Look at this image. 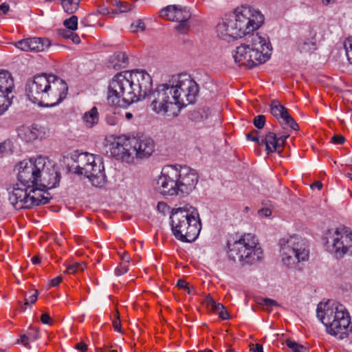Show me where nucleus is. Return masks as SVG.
<instances>
[{
	"label": "nucleus",
	"instance_id": "obj_1",
	"mask_svg": "<svg viewBox=\"0 0 352 352\" xmlns=\"http://www.w3.org/2000/svg\"><path fill=\"white\" fill-rule=\"evenodd\" d=\"M152 85L151 76L144 71L118 73L109 81L107 96L108 102L112 105H120L122 100L124 104L129 105L147 97L155 113L177 116L178 107L168 81L159 85L154 90H152Z\"/></svg>",
	"mask_w": 352,
	"mask_h": 352
},
{
	"label": "nucleus",
	"instance_id": "obj_2",
	"mask_svg": "<svg viewBox=\"0 0 352 352\" xmlns=\"http://www.w3.org/2000/svg\"><path fill=\"white\" fill-rule=\"evenodd\" d=\"M25 91L28 100L32 103L41 107H52L66 98L68 87L60 77L43 73L29 79Z\"/></svg>",
	"mask_w": 352,
	"mask_h": 352
},
{
	"label": "nucleus",
	"instance_id": "obj_3",
	"mask_svg": "<svg viewBox=\"0 0 352 352\" xmlns=\"http://www.w3.org/2000/svg\"><path fill=\"white\" fill-rule=\"evenodd\" d=\"M197 173L188 166L167 165L162 168L160 175L153 182L155 189L163 195H188L197 184Z\"/></svg>",
	"mask_w": 352,
	"mask_h": 352
},
{
	"label": "nucleus",
	"instance_id": "obj_4",
	"mask_svg": "<svg viewBox=\"0 0 352 352\" xmlns=\"http://www.w3.org/2000/svg\"><path fill=\"white\" fill-rule=\"evenodd\" d=\"M264 21L260 11L248 6H241L234 10L232 18L223 19L217 27L218 36L224 41H231L250 35L258 29Z\"/></svg>",
	"mask_w": 352,
	"mask_h": 352
},
{
	"label": "nucleus",
	"instance_id": "obj_5",
	"mask_svg": "<svg viewBox=\"0 0 352 352\" xmlns=\"http://www.w3.org/2000/svg\"><path fill=\"white\" fill-rule=\"evenodd\" d=\"M17 187L23 186L29 189L32 186H43L53 188L59 184L60 174L54 168H45V160L39 157L36 159L24 160L18 165Z\"/></svg>",
	"mask_w": 352,
	"mask_h": 352
},
{
	"label": "nucleus",
	"instance_id": "obj_6",
	"mask_svg": "<svg viewBox=\"0 0 352 352\" xmlns=\"http://www.w3.org/2000/svg\"><path fill=\"white\" fill-rule=\"evenodd\" d=\"M171 230L175 238L183 242H192L199 236L201 224L198 210L189 204H180L172 209Z\"/></svg>",
	"mask_w": 352,
	"mask_h": 352
},
{
	"label": "nucleus",
	"instance_id": "obj_7",
	"mask_svg": "<svg viewBox=\"0 0 352 352\" xmlns=\"http://www.w3.org/2000/svg\"><path fill=\"white\" fill-rule=\"evenodd\" d=\"M317 317L325 325L328 333L343 339L351 331V318L345 307L335 301L319 303Z\"/></svg>",
	"mask_w": 352,
	"mask_h": 352
},
{
	"label": "nucleus",
	"instance_id": "obj_8",
	"mask_svg": "<svg viewBox=\"0 0 352 352\" xmlns=\"http://www.w3.org/2000/svg\"><path fill=\"white\" fill-rule=\"evenodd\" d=\"M262 254L257 238L250 233L244 234L233 243H228V258L238 261L243 265L254 263L261 258Z\"/></svg>",
	"mask_w": 352,
	"mask_h": 352
},
{
	"label": "nucleus",
	"instance_id": "obj_9",
	"mask_svg": "<svg viewBox=\"0 0 352 352\" xmlns=\"http://www.w3.org/2000/svg\"><path fill=\"white\" fill-rule=\"evenodd\" d=\"M280 254L282 261L287 267H296L308 260L309 249L307 241L301 236L294 234L281 238L279 240Z\"/></svg>",
	"mask_w": 352,
	"mask_h": 352
},
{
	"label": "nucleus",
	"instance_id": "obj_10",
	"mask_svg": "<svg viewBox=\"0 0 352 352\" xmlns=\"http://www.w3.org/2000/svg\"><path fill=\"white\" fill-rule=\"evenodd\" d=\"M168 85L171 87L173 98L178 111L189 104L195 102L199 92L197 83L188 74H180L173 76L168 80Z\"/></svg>",
	"mask_w": 352,
	"mask_h": 352
},
{
	"label": "nucleus",
	"instance_id": "obj_11",
	"mask_svg": "<svg viewBox=\"0 0 352 352\" xmlns=\"http://www.w3.org/2000/svg\"><path fill=\"white\" fill-rule=\"evenodd\" d=\"M45 189L48 188L32 186L29 189L22 187H14L9 194V201L17 210L31 208L38 205H44L49 202L50 199L44 195Z\"/></svg>",
	"mask_w": 352,
	"mask_h": 352
},
{
	"label": "nucleus",
	"instance_id": "obj_12",
	"mask_svg": "<svg viewBox=\"0 0 352 352\" xmlns=\"http://www.w3.org/2000/svg\"><path fill=\"white\" fill-rule=\"evenodd\" d=\"M76 172L89 179L93 186L98 187L104 183V166L98 155L84 153L78 155Z\"/></svg>",
	"mask_w": 352,
	"mask_h": 352
},
{
	"label": "nucleus",
	"instance_id": "obj_13",
	"mask_svg": "<svg viewBox=\"0 0 352 352\" xmlns=\"http://www.w3.org/2000/svg\"><path fill=\"white\" fill-rule=\"evenodd\" d=\"M328 251L336 258L352 254V232L345 226L328 230L324 234Z\"/></svg>",
	"mask_w": 352,
	"mask_h": 352
},
{
	"label": "nucleus",
	"instance_id": "obj_14",
	"mask_svg": "<svg viewBox=\"0 0 352 352\" xmlns=\"http://www.w3.org/2000/svg\"><path fill=\"white\" fill-rule=\"evenodd\" d=\"M248 42L251 45V58L253 67L266 62L270 56L272 50L268 38L258 33L248 35Z\"/></svg>",
	"mask_w": 352,
	"mask_h": 352
},
{
	"label": "nucleus",
	"instance_id": "obj_15",
	"mask_svg": "<svg viewBox=\"0 0 352 352\" xmlns=\"http://www.w3.org/2000/svg\"><path fill=\"white\" fill-rule=\"evenodd\" d=\"M160 16L168 21L179 23L175 28L180 33L185 34L189 30L188 20L191 17V14L186 7L169 5L160 10Z\"/></svg>",
	"mask_w": 352,
	"mask_h": 352
},
{
	"label": "nucleus",
	"instance_id": "obj_16",
	"mask_svg": "<svg viewBox=\"0 0 352 352\" xmlns=\"http://www.w3.org/2000/svg\"><path fill=\"white\" fill-rule=\"evenodd\" d=\"M14 45L21 51L38 52L48 49L51 43L46 38L32 37L19 41Z\"/></svg>",
	"mask_w": 352,
	"mask_h": 352
},
{
	"label": "nucleus",
	"instance_id": "obj_17",
	"mask_svg": "<svg viewBox=\"0 0 352 352\" xmlns=\"http://www.w3.org/2000/svg\"><path fill=\"white\" fill-rule=\"evenodd\" d=\"M289 135H280L278 138L274 132H268L261 138V145L265 146L267 154L272 153H280L283 151L285 142Z\"/></svg>",
	"mask_w": 352,
	"mask_h": 352
},
{
	"label": "nucleus",
	"instance_id": "obj_18",
	"mask_svg": "<svg viewBox=\"0 0 352 352\" xmlns=\"http://www.w3.org/2000/svg\"><path fill=\"white\" fill-rule=\"evenodd\" d=\"M271 113L276 117L282 124L290 126L294 130L298 129V124L289 114L287 109L277 100H273L270 104Z\"/></svg>",
	"mask_w": 352,
	"mask_h": 352
},
{
	"label": "nucleus",
	"instance_id": "obj_19",
	"mask_svg": "<svg viewBox=\"0 0 352 352\" xmlns=\"http://www.w3.org/2000/svg\"><path fill=\"white\" fill-rule=\"evenodd\" d=\"M245 43L237 47L233 52L234 61L239 65H245L250 68L253 67V61L251 58V45L248 42V35L246 36Z\"/></svg>",
	"mask_w": 352,
	"mask_h": 352
},
{
	"label": "nucleus",
	"instance_id": "obj_20",
	"mask_svg": "<svg viewBox=\"0 0 352 352\" xmlns=\"http://www.w3.org/2000/svg\"><path fill=\"white\" fill-rule=\"evenodd\" d=\"M14 89V82L12 74L7 70H0V95L8 98L12 101V92Z\"/></svg>",
	"mask_w": 352,
	"mask_h": 352
},
{
	"label": "nucleus",
	"instance_id": "obj_21",
	"mask_svg": "<svg viewBox=\"0 0 352 352\" xmlns=\"http://www.w3.org/2000/svg\"><path fill=\"white\" fill-rule=\"evenodd\" d=\"M297 50L301 54H310L316 47V33L310 32L309 35L301 36L296 43Z\"/></svg>",
	"mask_w": 352,
	"mask_h": 352
},
{
	"label": "nucleus",
	"instance_id": "obj_22",
	"mask_svg": "<svg viewBox=\"0 0 352 352\" xmlns=\"http://www.w3.org/2000/svg\"><path fill=\"white\" fill-rule=\"evenodd\" d=\"M41 133V128L35 124L31 126L22 125L17 129L18 136L27 142L36 140Z\"/></svg>",
	"mask_w": 352,
	"mask_h": 352
},
{
	"label": "nucleus",
	"instance_id": "obj_23",
	"mask_svg": "<svg viewBox=\"0 0 352 352\" xmlns=\"http://www.w3.org/2000/svg\"><path fill=\"white\" fill-rule=\"evenodd\" d=\"M135 156L139 158L149 157L154 150L153 141L148 138H137Z\"/></svg>",
	"mask_w": 352,
	"mask_h": 352
},
{
	"label": "nucleus",
	"instance_id": "obj_24",
	"mask_svg": "<svg viewBox=\"0 0 352 352\" xmlns=\"http://www.w3.org/2000/svg\"><path fill=\"white\" fill-rule=\"evenodd\" d=\"M122 140H124V135L116 138L114 141L111 143L109 150L113 156L126 161L124 147L122 146Z\"/></svg>",
	"mask_w": 352,
	"mask_h": 352
},
{
	"label": "nucleus",
	"instance_id": "obj_25",
	"mask_svg": "<svg viewBox=\"0 0 352 352\" xmlns=\"http://www.w3.org/2000/svg\"><path fill=\"white\" fill-rule=\"evenodd\" d=\"M128 63L126 54L122 52H118L112 55L109 60V67L115 69L124 68Z\"/></svg>",
	"mask_w": 352,
	"mask_h": 352
},
{
	"label": "nucleus",
	"instance_id": "obj_26",
	"mask_svg": "<svg viewBox=\"0 0 352 352\" xmlns=\"http://www.w3.org/2000/svg\"><path fill=\"white\" fill-rule=\"evenodd\" d=\"M38 338L39 331L38 329L31 328L26 333H24L20 336V338L17 340V342L21 343L27 349H30V342H35Z\"/></svg>",
	"mask_w": 352,
	"mask_h": 352
},
{
	"label": "nucleus",
	"instance_id": "obj_27",
	"mask_svg": "<svg viewBox=\"0 0 352 352\" xmlns=\"http://www.w3.org/2000/svg\"><path fill=\"white\" fill-rule=\"evenodd\" d=\"M98 121L99 113L96 107H94L90 110L86 111L82 116V122L88 128L93 127L98 124Z\"/></svg>",
	"mask_w": 352,
	"mask_h": 352
},
{
	"label": "nucleus",
	"instance_id": "obj_28",
	"mask_svg": "<svg viewBox=\"0 0 352 352\" xmlns=\"http://www.w3.org/2000/svg\"><path fill=\"white\" fill-rule=\"evenodd\" d=\"M136 144V138H127L124 136V140H122V146L124 147V153L127 162L131 157L135 156V153L137 152Z\"/></svg>",
	"mask_w": 352,
	"mask_h": 352
},
{
	"label": "nucleus",
	"instance_id": "obj_29",
	"mask_svg": "<svg viewBox=\"0 0 352 352\" xmlns=\"http://www.w3.org/2000/svg\"><path fill=\"white\" fill-rule=\"evenodd\" d=\"M65 12L74 13L79 7L80 0H59Z\"/></svg>",
	"mask_w": 352,
	"mask_h": 352
},
{
	"label": "nucleus",
	"instance_id": "obj_30",
	"mask_svg": "<svg viewBox=\"0 0 352 352\" xmlns=\"http://www.w3.org/2000/svg\"><path fill=\"white\" fill-rule=\"evenodd\" d=\"M211 311L217 313L222 320H228L229 318L228 314L225 309V307L221 303L216 302Z\"/></svg>",
	"mask_w": 352,
	"mask_h": 352
},
{
	"label": "nucleus",
	"instance_id": "obj_31",
	"mask_svg": "<svg viewBox=\"0 0 352 352\" xmlns=\"http://www.w3.org/2000/svg\"><path fill=\"white\" fill-rule=\"evenodd\" d=\"M116 10L113 12L122 13L131 10V5L125 1H116L115 3Z\"/></svg>",
	"mask_w": 352,
	"mask_h": 352
},
{
	"label": "nucleus",
	"instance_id": "obj_32",
	"mask_svg": "<svg viewBox=\"0 0 352 352\" xmlns=\"http://www.w3.org/2000/svg\"><path fill=\"white\" fill-rule=\"evenodd\" d=\"M63 24L68 30L74 31L78 28V17L72 15L69 19L65 20Z\"/></svg>",
	"mask_w": 352,
	"mask_h": 352
},
{
	"label": "nucleus",
	"instance_id": "obj_33",
	"mask_svg": "<svg viewBox=\"0 0 352 352\" xmlns=\"http://www.w3.org/2000/svg\"><path fill=\"white\" fill-rule=\"evenodd\" d=\"M258 303L263 306V309L268 311H271L273 307L278 305L276 300L267 298L261 299Z\"/></svg>",
	"mask_w": 352,
	"mask_h": 352
},
{
	"label": "nucleus",
	"instance_id": "obj_34",
	"mask_svg": "<svg viewBox=\"0 0 352 352\" xmlns=\"http://www.w3.org/2000/svg\"><path fill=\"white\" fill-rule=\"evenodd\" d=\"M286 345L292 350V352H307V349L304 346L292 340H287Z\"/></svg>",
	"mask_w": 352,
	"mask_h": 352
},
{
	"label": "nucleus",
	"instance_id": "obj_35",
	"mask_svg": "<svg viewBox=\"0 0 352 352\" xmlns=\"http://www.w3.org/2000/svg\"><path fill=\"white\" fill-rule=\"evenodd\" d=\"M11 103L10 98H5L3 95H0V116L8 109Z\"/></svg>",
	"mask_w": 352,
	"mask_h": 352
},
{
	"label": "nucleus",
	"instance_id": "obj_36",
	"mask_svg": "<svg viewBox=\"0 0 352 352\" xmlns=\"http://www.w3.org/2000/svg\"><path fill=\"white\" fill-rule=\"evenodd\" d=\"M85 268V265L84 263H74L67 267L66 272L68 274H74L78 271H82Z\"/></svg>",
	"mask_w": 352,
	"mask_h": 352
},
{
	"label": "nucleus",
	"instance_id": "obj_37",
	"mask_svg": "<svg viewBox=\"0 0 352 352\" xmlns=\"http://www.w3.org/2000/svg\"><path fill=\"white\" fill-rule=\"evenodd\" d=\"M131 28L134 32H143L145 30V24L143 21L139 19L131 24Z\"/></svg>",
	"mask_w": 352,
	"mask_h": 352
},
{
	"label": "nucleus",
	"instance_id": "obj_38",
	"mask_svg": "<svg viewBox=\"0 0 352 352\" xmlns=\"http://www.w3.org/2000/svg\"><path fill=\"white\" fill-rule=\"evenodd\" d=\"M346 53L349 62L352 64V38H348L345 42Z\"/></svg>",
	"mask_w": 352,
	"mask_h": 352
},
{
	"label": "nucleus",
	"instance_id": "obj_39",
	"mask_svg": "<svg viewBox=\"0 0 352 352\" xmlns=\"http://www.w3.org/2000/svg\"><path fill=\"white\" fill-rule=\"evenodd\" d=\"M38 292L37 290H34L33 294H31L28 298L25 299L24 305L22 307V309L25 310L26 309V306L29 304H34L38 298Z\"/></svg>",
	"mask_w": 352,
	"mask_h": 352
},
{
	"label": "nucleus",
	"instance_id": "obj_40",
	"mask_svg": "<svg viewBox=\"0 0 352 352\" xmlns=\"http://www.w3.org/2000/svg\"><path fill=\"white\" fill-rule=\"evenodd\" d=\"M254 126L259 129H261L264 127L265 124V118L263 115H258L254 118L253 122Z\"/></svg>",
	"mask_w": 352,
	"mask_h": 352
},
{
	"label": "nucleus",
	"instance_id": "obj_41",
	"mask_svg": "<svg viewBox=\"0 0 352 352\" xmlns=\"http://www.w3.org/2000/svg\"><path fill=\"white\" fill-rule=\"evenodd\" d=\"M112 322L114 330L118 332H121V322L118 311H116L114 314L113 319H112Z\"/></svg>",
	"mask_w": 352,
	"mask_h": 352
},
{
	"label": "nucleus",
	"instance_id": "obj_42",
	"mask_svg": "<svg viewBox=\"0 0 352 352\" xmlns=\"http://www.w3.org/2000/svg\"><path fill=\"white\" fill-rule=\"evenodd\" d=\"M204 304L206 305L207 308L210 311L213 309L214 306L216 304V302L211 297L210 294H208L204 299Z\"/></svg>",
	"mask_w": 352,
	"mask_h": 352
},
{
	"label": "nucleus",
	"instance_id": "obj_43",
	"mask_svg": "<svg viewBox=\"0 0 352 352\" xmlns=\"http://www.w3.org/2000/svg\"><path fill=\"white\" fill-rule=\"evenodd\" d=\"M331 141L333 144H343L345 141V138L341 135H335L332 137Z\"/></svg>",
	"mask_w": 352,
	"mask_h": 352
},
{
	"label": "nucleus",
	"instance_id": "obj_44",
	"mask_svg": "<svg viewBox=\"0 0 352 352\" xmlns=\"http://www.w3.org/2000/svg\"><path fill=\"white\" fill-rule=\"evenodd\" d=\"M75 349L81 352H85L87 351L88 346L85 342H80L75 345Z\"/></svg>",
	"mask_w": 352,
	"mask_h": 352
},
{
	"label": "nucleus",
	"instance_id": "obj_45",
	"mask_svg": "<svg viewBox=\"0 0 352 352\" xmlns=\"http://www.w3.org/2000/svg\"><path fill=\"white\" fill-rule=\"evenodd\" d=\"M258 214L261 217H270L272 214V210L269 208H264L258 210Z\"/></svg>",
	"mask_w": 352,
	"mask_h": 352
},
{
	"label": "nucleus",
	"instance_id": "obj_46",
	"mask_svg": "<svg viewBox=\"0 0 352 352\" xmlns=\"http://www.w3.org/2000/svg\"><path fill=\"white\" fill-rule=\"evenodd\" d=\"M41 320L45 324H50L52 320L48 314L44 313L41 316Z\"/></svg>",
	"mask_w": 352,
	"mask_h": 352
},
{
	"label": "nucleus",
	"instance_id": "obj_47",
	"mask_svg": "<svg viewBox=\"0 0 352 352\" xmlns=\"http://www.w3.org/2000/svg\"><path fill=\"white\" fill-rule=\"evenodd\" d=\"M247 138H248V140L253 141V142H256L259 145H261V138H259L257 135H254L253 133H248V134H247Z\"/></svg>",
	"mask_w": 352,
	"mask_h": 352
},
{
	"label": "nucleus",
	"instance_id": "obj_48",
	"mask_svg": "<svg viewBox=\"0 0 352 352\" xmlns=\"http://www.w3.org/2000/svg\"><path fill=\"white\" fill-rule=\"evenodd\" d=\"M61 281H62L61 276L55 277L51 280L50 285L52 287H56V286L58 285Z\"/></svg>",
	"mask_w": 352,
	"mask_h": 352
},
{
	"label": "nucleus",
	"instance_id": "obj_49",
	"mask_svg": "<svg viewBox=\"0 0 352 352\" xmlns=\"http://www.w3.org/2000/svg\"><path fill=\"white\" fill-rule=\"evenodd\" d=\"M177 286L180 289H184V290L187 288L188 283L182 279H179L177 281Z\"/></svg>",
	"mask_w": 352,
	"mask_h": 352
},
{
	"label": "nucleus",
	"instance_id": "obj_50",
	"mask_svg": "<svg viewBox=\"0 0 352 352\" xmlns=\"http://www.w3.org/2000/svg\"><path fill=\"white\" fill-rule=\"evenodd\" d=\"M128 271V268L126 266H121L116 270V274L118 276L122 275Z\"/></svg>",
	"mask_w": 352,
	"mask_h": 352
},
{
	"label": "nucleus",
	"instance_id": "obj_51",
	"mask_svg": "<svg viewBox=\"0 0 352 352\" xmlns=\"http://www.w3.org/2000/svg\"><path fill=\"white\" fill-rule=\"evenodd\" d=\"M10 10V6L6 3H3L0 5V11L3 14H6Z\"/></svg>",
	"mask_w": 352,
	"mask_h": 352
},
{
	"label": "nucleus",
	"instance_id": "obj_52",
	"mask_svg": "<svg viewBox=\"0 0 352 352\" xmlns=\"http://www.w3.org/2000/svg\"><path fill=\"white\" fill-rule=\"evenodd\" d=\"M70 35H71V38H70L72 39V41H73L74 43H75V44L80 43V37L77 34H76L74 32H72V33L70 34Z\"/></svg>",
	"mask_w": 352,
	"mask_h": 352
},
{
	"label": "nucleus",
	"instance_id": "obj_53",
	"mask_svg": "<svg viewBox=\"0 0 352 352\" xmlns=\"http://www.w3.org/2000/svg\"><path fill=\"white\" fill-rule=\"evenodd\" d=\"M252 350L254 352H263V346L260 344H253V347L252 348Z\"/></svg>",
	"mask_w": 352,
	"mask_h": 352
},
{
	"label": "nucleus",
	"instance_id": "obj_54",
	"mask_svg": "<svg viewBox=\"0 0 352 352\" xmlns=\"http://www.w3.org/2000/svg\"><path fill=\"white\" fill-rule=\"evenodd\" d=\"M311 188H318V190H321L322 188V184L320 181H316L311 185Z\"/></svg>",
	"mask_w": 352,
	"mask_h": 352
},
{
	"label": "nucleus",
	"instance_id": "obj_55",
	"mask_svg": "<svg viewBox=\"0 0 352 352\" xmlns=\"http://www.w3.org/2000/svg\"><path fill=\"white\" fill-rule=\"evenodd\" d=\"M157 208L159 210L164 211L165 209L168 208V206H167L166 204H165L164 202H160L157 204Z\"/></svg>",
	"mask_w": 352,
	"mask_h": 352
},
{
	"label": "nucleus",
	"instance_id": "obj_56",
	"mask_svg": "<svg viewBox=\"0 0 352 352\" xmlns=\"http://www.w3.org/2000/svg\"><path fill=\"white\" fill-rule=\"evenodd\" d=\"M7 150V144L3 142L0 144V155L4 153Z\"/></svg>",
	"mask_w": 352,
	"mask_h": 352
},
{
	"label": "nucleus",
	"instance_id": "obj_57",
	"mask_svg": "<svg viewBox=\"0 0 352 352\" xmlns=\"http://www.w3.org/2000/svg\"><path fill=\"white\" fill-rule=\"evenodd\" d=\"M121 259L124 262L129 263L130 256L126 252H124L123 254L121 256Z\"/></svg>",
	"mask_w": 352,
	"mask_h": 352
},
{
	"label": "nucleus",
	"instance_id": "obj_58",
	"mask_svg": "<svg viewBox=\"0 0 352 352\" xmlns=\"http://www.w3.org/2000/svg\"><path fill=\"white\" fill-rule=\"evenodd\" d=\"M72 33V32H67L65 30H63V32H60V34L63 36V37L66 38H70L71 35L70 34Z\"/></svg>",
	"mask_w": 352,
	"mask_h": 352
},
{
	"label": "nucleus",
	"instance_id": "obj_59",
	"mask_svg": "<svg viewBox=\"0 0 352 352\" xmlns=\"http://www.w3.org/2000/svg\"><path fill=\"white\" fill-rule=\"evenodd\" d=\"M32 262L34 263V264H38L41 262V259L38 256H33L32 258Z\"/></svg>",
	"mask_w": 352,
	"mask_h": 352
},
{
	"label": "nucleus",
	"instance_id": "obj_60",
	"mask_svg": "<svg viewBox=\"0 0 352 352\" xmlns=\"http://www.w3.org/2000/svg\"><path fill=\"white\" fill-rule=\"evenodd\" d=\"M99 12L102 14H107L109 13V12L107 10V9L104 7H101L99 10Z\"/></svg>",
	"mask_w": 352,
	"mask_h": 352
},
{
	"label": "nucleus",
	"instance_id": "obj_61",
	"mask_svg": "<svg viewBox=\"0 0 352 352\" xmlns=\"http://www.w3.org/2000/svg\"><path fill=\"white\" fill-rule=\"evenodd\" d=\"M336 0H322V3L324 5H327L329 3L334 2Z\"/></svg>",
	"mask_w": 352,
	"mask_h": 352
},
{
	"label": "nucleus",
	"instance_id": "obj_62",
	"mask_svg": "<svg viewBox=\"0 0 352 352\" xmlns=\"http://www.w3.org/2000/svg\"><path fill=\"white\" fill-rule=\"evenodd\" d=\"M125 117L126 119L130 120L133 117V114L130 112H127L125 114Z\"/></svg>",
	"mask_w": 352,
	"mask_h": 352
},
{
	"label": "nucleus",
	"instance_id": "obj_63",
	"mask_svg": "<svg viewBox=\"0 0 352 352\" xmlns=\"http://www.w3.org/2000/svg\"><path fill=\"white\" fill-rule=\"evenodd\" d=\"M188 294H191L192 293V289L191 288H190L188 286L187 287V288L185 289Z\"/></svg>",
	"mask_w": 352,
	"mask_h": 352
},
{
	"label": "nucleus",
	"instance_id": "obj_64",
	"mask_svg": "<svg viewBox=\"0 0 352 352\" xmlns=\"http://www.w3.org/2000/svg\"><path fill=\"white\" fill-rule=\"evenodd\" d=\"M198 352H213L212 350L206 349L204 351H199Z\"/></svg>",
	"mask_w": 352,
	"mask_h": 352
}]
</instances>
